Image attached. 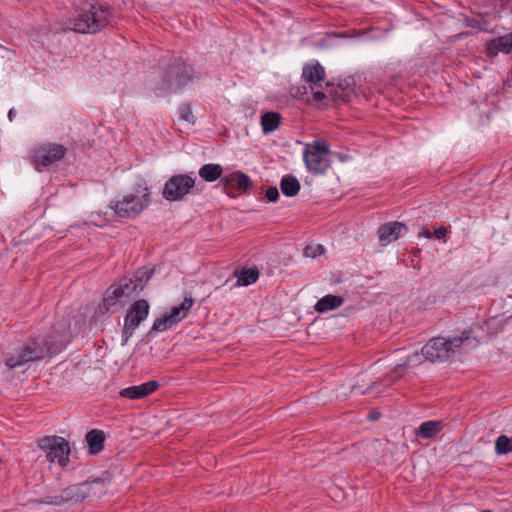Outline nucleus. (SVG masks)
I'll return each mask as SVG.
<instances>
[{"label":"nucleus","instance_id":"nucleus-1","mask_svg":"<svg viewBox=\"0 0 512 512\" xmlns=\"http://www.w3.org/2000/svg\"><path fill=\"white\" fill-rule=\"evenodd\" d=\"M479 341L473 337L470 330H464L459 337L447 339L444 337H435L431 339L421 349V354L425 360L442 362L448 360L455 354L468 353L476 348Z\"/></svg>","mask_w":512,"mask_h":512},{"label":"nucleus","instance_id":"nucleus-2","mask_svg":"<svg viewBox=\"0 0 512 512\" xmlns=\"http://www.w3.org/2000/svg\"><path fill=\"white\" fill-rule=\"evenodd\" d=\"M111 17L109 6L87 0L77 10V14L69 19V25L76 32L94 34L104 29Z\"/></svg>","mask_w":512,"mask_h":512},{"label":"nucleus","instance_id":"nucleus-3","mask_svg":"<svg viewBox=\"0 0 512 512\" xmlns=\"http://www.w3.org/2000/svg\"><path fill=\"white\" fill-rule=\"evenodd\" d=\"M152 272L137 271L133 278L122 277L114 282L104 293L102 307L106 312L116 306L123 298H128L144 289Z\"/></svg>","mask_w":512,"mask_h":512},{"label":"nucleus","instance_id":"nucleus-4","mask_svg":"<svg viewBox=\"0 0 512 512\" xmlns=\"http://www.w3.org/2000/svg\"><path fill=\"white\" fill-rule=\"evenodd\" d=\"M61 340L45 341L44 339H29L25 342L16 354L6 358L5 364L10 369H14L32 361L44 358L48 354L57 353L61 346L57 343Z\"/></svg>","mask_w":512,"mask_h":512},{"label":"nucleus","instance_id":"nucleus-5","mask_svg":"<svg viewBox=\"0 0 512 512\" xmlns=\"http://www.w3.org/2000/svg\"><path fill=\"white\" fill-rule=\"evenodd\" d=\"M150 190L145 185H138L120 199L111 202V208L121 218H134L141 214L149 205Z\"/></svg>","mask_w":512,"mask_h":512},{"label":"nucleus","instance_id":"nucleus-6","mask_svg":"<svg viewBox=\"0 0 512 512\" xmlns=\"http://www.w3.org/2000/svg\"><path fill=\"white\" fill-rule=\"evenodd\" d=\"M329 146L325 140H315L305 146L303 160L307 170L312 174H324L331 162L328 158Z\"/></svg>","mask_w":512,"mask_h":512},{"label":"nucleus","instance_id":"nucleus-7","mask_svg":"<svg viewBox=\"0 0 512 512\" xmlns=\"http://www.w3.org/2000/svg\"><path fill=\"white\" fill-rule=\"evenodd\" d=\"M196 179L192 174H175L170 177L162 191L163 198L168 201H181L195 187Z\"/></svg>","mask_w":512,"mask_h":512},{"label":"nucleus","instance_id":"nucleus-8","mask_svg":"<svg viewBox=\"0 0 512 512\" xmlns=\"http://www.w3.org/2000/svg\"><path fill=\"white\" fill-rule=\"evenodd\" d=\"M50 462H58L60 466H66L69 462L70 445L67 440L59 436H45L38 443Z\"/></svg>","mask_w":512,"mask_h":512},{"label":"nucleus","instance_id":"nucleus-9","mask_svg":"<svg viewBox=\"0 0 512 512\" xmlns=\"http://www.w3.org/2000/svg\"><path fill=\"white\" fill-rule=\"evenodd\" d=\"M149 310L150 305L145 299L137 300L131 304L124 319L122 331L124 343L128 341L140 323L147 318Z\"/></svg>","mask_w":512,"mask_h":512},{"label":"nucleus","instance_id":"nucleus-10","mask_svg":"<svg viewBox=\"0 0 512 512\" xmlns=\"http://www.w3.org/2000/svg\"><path fill=\"white\" fill-rule=\"evenodd\" d=\"M67 148L61 144L48 143L36 148L32 155V163L38 171L60 161Z\"/></svg>","mask_w":512,"mask_h":512},{"label":"nucleus","instance_id":"nucleus-11","mask_svg":"<svg viewBox=\"0 0 512 512\" xmlns=\"http://www.w3.org/2000/svg\"><path fill=\"white\" fill-rule=\"evenodd\" d=\"M193 305L192 298H184L179 306L171 308L170 312L157 318L149 332H164L184 319Z\"/></svg>","mask_w":512,"mask_h":512},{"label":"nucleus","instance_id":"nucleus-12","mask_svg":"<svg viewBox=\"0 0 512 512\" xmlns=\"http://www.w3.org/2000/svg\"><path fill=\"white\" fill-rule=\"evenodd\" d=\"M302 75L306 82L310 84L312 92V101L320 102L326 98L323 92V83L329 86V82H325V71L323 66H304Z\"/></svg>","mask_w":512,"mask_h":512},{"label":"nucleus","instance_id":"nucleus-13","mask_svg":"<svg viewBox=\"0 0 512 512\" xmlns=\"http://www.w3.org/2000/svg\"><path fill=\"white\" fill-rule=\"evenodd\" d=\"M220 183L223 185L226 194L230 197H234V190L238 191L240 194L246 193L252 184L249 176L241 171H235L222 177Z\"/></svg>","mask_w":512,"mask_h":512},{"label":"nucleus","instance_id":"nucleus-14","mask_svg":"<svg viewBox=\"0 0 512 512\" xmlns=\"http://www.w3.org/2000/svg\"><path fill=\"white\" fill-rule=\"evenodd\" d=\"M407 228L405 224L393 221L382 224L378 228V238L379 242L382 246H386L394 241H396L403 231H406Z\"/></svg>","mask_w":512,"mask_h":512},{"label":"nucleus","instance_id":"nucleus-15","mask_svg":"<svg viewBox=\"0 0 512 512\" xmlns=\"http://www.w3.org/2000/svg\"><path fill=\"white\" fill-rule=\"evenodd\" d=\"M158 387L159 384L157 381H148L141 385L124 388L119 392V395L123 398H128L132 400L142 399L156 391Z\"/></svg>","mask_w":512,"mask_h":512},{"label":"nucleus","instance_id":"nucleus-16","mask_svg":"<svg viewBox=\"0 0 512 512\" xmlns=\"http://www.w3.org/2000/svg\"><path fill=\"white\" fill-rule=\"evenodd\" d=\"M510 52H512V31L491 39L487 44V54L489 56H496L499 53L509 54Z\"/></svg>","mask_w":512,"mask_h":512},{"label":"nucleus","instance_id":"nucleus-17","mask_svg":"<svg viewBox=\"0 0 512 512\" xmlns=\"http://www.w3.org/2000/svg\"><path fill=\"white\" fill-rule=\"evenodd\" d=\"M344 303V298L337 295H326L319 299L314 305V310L318 313H325L335 310Z\"/></svg>","mask_w":512,"mask_h":512},{"label":"nucleus","instance_id":"nucleus-18","mask_svg":"<svg viewBox=\"0 0 512 512\" xmlns=\"http://www.w3.org/2000/svg\"><path fill=\"white\" fill-rule=\"evenodd\" d=\"M86 440L89 445V452L97 454L104 448L105 434L101 430L93 429L87 433Z\"/></svg>","mask_w":512,"mask_h":512},{"label":"nucleus","instance_id":"nucleus-19","mask_svg":"<svg viewBox=\"0 0 512 512\" xmlns=\"http://www.w3.org/2000/svg\"><path fill=\"white\" fill-rule=\"evenodd\" d=\"M199 176L206 182H214L222 178L223 168L219 164H205L199 169Z\"/></svg>","mask_w":512,"mask_h":512},{"label":"nucleus","instance_id":"nucleus-20","mask_svg":"<svg viewBox=\"0 0 512 512\" xmlns=\"http://www.w3.org/2000/svg\"><path fill=\"white\" fill-rule=\"evenodd\" d=\"M281 116L276 112H266L261 116V126L265 134L275 131L280 124Z\"/></svg>","mask_w":512,"mask_h":512},{"label":"nucleus","instance_id":"nucleus-21","mask_svg":"<svg viewBox=\"0 0 512 512\" xmlns=\"http://www.w3.org/2000/svg\"><path fill=\"white\" fill-rule=\"evenodd\" d=\"M280 188L284 195L288 197L296 196L300 190L299 181L292 175H285L280 182Z\"/></svg>","mask_w":512,"mask_h":512},{"label":"nucleus","instance_id":"nucleus-22","mask_svg":"<svg viewBox=\"0 0 512 512\" xmlns=\"http://www.w3.org/2000/svg\"><path fill=\"white\" fill-rule=\"evenodd\" d=\"M442 429L440 421H426L419 427L418 435L422 438H432L436 436Z\"/></svg>","mask_w":512,"mask_h":512},{"label":"nucleus","instance_id":"nucleus-23","mask_svg":"<svg viewBox=\"0 0 512 512\" xmlns=\"http://www.w3.org/2000/svg\"><path fill=\"white\" fill-rule=\"evenodd\" d=\"M420 364V356L417 352H415L413 355L406 358V360L402 363H399L395 366L392 374H391V382H394L402 377L403 370L408 367L411 363Z\"/></svg>","mask_w":512,"mask_h":512},{"label":"nucleus","instance_id":"nucleus-24","mask_svg":"<svg viewBox=\"0 0 512 512\" xmlns=\"http://www.w3.org/2000/svg\"><path fill=\"white\" fill-rule=\"evenodd\" d=\"M259 272L256 269L242 270L237 279L238 286H248L257 281Z\"/></svg>","mask_w":512,"mask_h":512},{"label":"nucleus","instance_id":"nucleus-25","mask_svg":"<svg viewBox=\"0 0 512 512\" xmlns=\"http://www.w3.org/2000/svg\"><path fill=\"white\" fill-rule=\"evenodd\" d=\"M495 452L497 455H505L512 452V436L500 435L495 442Z\"/></svg>","mask_w":512,"mask_h":512},{"label":"nucleus","instance_id":"nucleus-26","mask_svg":"<svg viewBox=\"0 0 512 512\" xmlns=\"http://www.w3.org/2000/svg\"><path fill=\"white\" fill-rule=\"evenodd\" d=\"M78 488L77 487H70V488H67L66 490H64L62 492L61 495L59 496H56L55 497V500L52 501L53 503H61L63 501H79L80 499L83 498V495H79L78 493H75V490H77Z\"/></svg>","mask_w":512,"mask_h":512},{"label":"nucleus","instance_id":"nucleus-27","mask_svg":"<svg viewBox=\"0 0 512 512\" xmlns=\"http://www.w3.org/2000/svg\"><path fill=\"white\" fill-rule=\"evenodd\" d=\"M180 118L186 122H194V116L189 104H183L179 108Z\"/></svg>","mask_w":512,"mask_h":512},{"label":"nucleus","instance_id":"nucleus-28","mask_svg":"<svg viewBox=\"0 0 512 512\" xmlns=\"http://www.w3.org/2000/svg\"><path fill=\"white\" fill-rule=\"evenodd\" d=\"M304 252L306 256L314 258L318 255H321L324 252V248L323 246L317 244L315 246H307Z\"/></svg>","mask_w":512,"mask_h":512},{"label":"nucleus","instance_id":"nucleus-29","mask_svg":"<svg viewBox=\"0 0 512 512\" xmlns=\"http://www.w3.org/2000/svg\"><path fill=\"white\" fill-rule=\"evenodd\" d=\"M266 198L270 202H274L279 198V192L276 187H269L265 193Z\"/></svg>","mask_w":512,"mask_h":512},{"label":"nucleus","instance_id":"nucleus-30","mask_svg":"<svg viewBox=\"0 0 512 512\" xmlns=\"http://www.w3.org/2000/svg\"><path fill=\"white\" fill-rule=\"evenodd\" d=\"M446 234H447V228L444 226H441L434 230L433 237H435L437 239H442L446 236Z\"/></svg>","mask_w":512,"mask_h":512},{"label":"nucleus","instance_id":"nucleus-31","mask_svg":"<svg viewBox=\"0 0 512 512\" xmlns=\"http://www.w3.org/2000/svg\"><path fill=\"white\" fill-rule=\"evenodd\" d=\"M422 235H423L425 238H428V239H429V238H431V237H433V233H431L428 229H424V230L422 231Z\"/></svg>","mask_w":512,"mask_h":512},{"label":"nucleus","instance_id":"nucleus-32","mask_svg":"<svg viewBox=\"0 0 512 512\" xmlns=\"http://www.w3.org/2000/svg\"><path fill=\"white\" fill-rule=\"evenodd\" d=\"M379 415H380V413H378V412H374V413H371V414L369 415V418H370L371 420H377V419L379 418Z\"/></svg>","mask_w":512,"mask_h":512},{"label":"nucleus","instance_id":"nucleus-33","mask_svg":"<svg viewBox=\"0 0 512 512\" xmlns=\"http://www.w3.org/2000/svg\"><path fill=\"white\" fill-rule=\"evenodd\" d=\"M188 80H189L188 78H185V79L180 78L178 86L185 85L188 82Z\"/></svg>","mask_w":512,"mask_h":512},{"label":"nucleus","instance_id":"nucleus-34","mask_svg":"<svg viewBox=\"0 0 512 512\" xmlns=\"http://www.w3.org/2000/svg\"><path fill=\"white\" fill-rule=\"evenodd\" d=\"M13 116H14V110H13V109H11V110L9 111V113H8V117H9L10 121L13 119Z\"/></svg>","mask_w":512,"mask_h":512},{"label":"nucleus","instance_id":"nucleus-35","mask_svg":"<svg viewBox=\"0 0 512 512\" xmlns=\"http://www.w3.org/2000/svg\"><path fill=\"white\" fill-rule=\"evenodd\" d=\"M309 64H315V65H318V64H319V62H318L317 60H313V61H311Z\"/></svg>","mask_w":512,"mask_h":512},{"label":"nucleus","instance_id":"nucleus-36","mask_svg":"<svg viewBox=\"0 0 512 512\" xmlns=\"http://www.w3.org/2000/svg\"><path fill=\"white\" fill-rule=\"evenodd\" d=\"M93 484H95V485H102V482H100V481H95Z\"/></svg>","mask_w":512,"mask_h":512},{"label":"nucleus","instance_id":"nucleus-37","mask_svg":"<svg viewBox=\"0 0 512 512\" xmlns=\"http://www.w3.org/2000/svg\"><path fill=\"white\" fill-rule=\"evenodd\" d=\"M92 485H93V484H87V485H85V488H86V489H90Z\"/></svg>","mask_w":512,"mask_h":512}]
</instances>
